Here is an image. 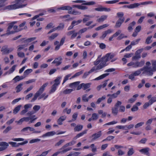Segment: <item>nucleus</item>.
<instances>
[{"instance_id": "f257e3e1", "label": "nucleus", "mask_w": 156, "mask_h": 156, "mask_svg": "<svg viewBox=\"0 0 156 156\" xmlns=\"http://www.w3.org/2000/svg\"><path fill=\"white\" fill-rule=\"evenodd\" d=\"M7 0H0V10H4L7 9H15L19 8H21L26 6L27 4L20 5L18 4L9 5L5 7V2Z\"/></svg>"}, {"instance_id": "f03ea898", "label": "nucleus", "mask_w": 156, "mask_h": 156, "mask_svg": "<svg viewBox=\"0 0 156 156\" xmlns=\"http://www.w3.org/2000/svg\"><path fill=\"white\" fill-rule=\"evenodd\" d=\"M115 56V55L113 54H111L110 53L107 54L105 56L102 57L101 62L105 64V67L107 65L106 62L109 60L113 58Z\"/></svg>"}, {"instance_id": "7ed1b4c3", "label": "nucleus", "mask_w": 156, "mask_h": 156, "mask_svg": "<svg viewBox=\"0 0 156 156\" xmlns=\"http://www.w3.org/2000/svg\"><path fill=\"white\" fill-rule=\"evenodd\" d=\"M122 103L121 101H118L117 103L115 104L114 107L112 108V113L114 115H117L118 113V108L119 106L121 105Z\"/></svg>"}, {"instance_id": "20e7f679", "label": "nucleus", "mask_w": 156, "mask_h": 156, "mask_svg": "<svg viewBox=\"0 0 156 156\" xmlns=\"http://www.w3.org/2000/svg\"><path fill=\"white\" fill-rule=\"evenodd\" d=\"M105 65L103 63L101 62L98 65L97 67L94 66L89 71L90 73H91L94 71H96V72H97V70H100L105 67Z\"/></svg>"}, {"instance_id": "39448f33", "label": "nucleus", "mask_w": 156, "mask_h": 156, "mask_svg": "<svg viewBox=\"0 0 156 156\" xmlns=\"http://www.w3.org/2000/svg\"><path fill=\"white\" fill-rule=\"evenodd\" d=\"M13 50L12 48H8L6 46H4L2 48L1 51L3 52L2 54H7L12 51Z\"/></svg>"}, {"instance_id": "423d86ee", "label": "nucleus", "mask_w": 156, "mask_h": 156, "mask_svg": "<svg viewBox=\"0 0 156 156\" xmlns=\"http://www.w3.org/2000/svg\"><path fill=\"white\" fill-rule=\"evenodd\" d=\"M143 48H141L136 51L135 53V55L132 58V60H136L140 58L141 56L140 54L143 51Z\"/></svg>"}, {"instance_id": "0eeeda50", "label": "nucleus", "mask_w": 156, "mask_h": 156, "mask_svg": "<svg viewBox=\"0 0 156 156\" xmlns=\"http://www.w3.org/2000/svg\"><path fill=\"white\" fill-rule=\"evenodd\" d=\"M62 58L61 56H59L55 59L54 61L52 62V64H55V66H58L60 65L62 63Z\"/></svg>"}, {"instance_id": "6e6552de", "label": "nucleus", "mask_w": 156, "mask_h": 156, "mask_svg": "<svg viewBox=\"0 0 156 156\" xmlns=\"http://www.w3.org/2000/svg\"><path fill=\"white\" fill-rule=\"evenodd\" d=\"M95 10L98 11L109 12L111 11V9L105 7H102L101 5H99V7L95 8Z\"/></svg>"}, {"instance_id": "1a4fd4ad", "label": "nucleus", "mask_w": 156, "mask_h": 156, "mask_svg": "<svg viewBox=\"0 0 156 156\" xmlns=\"http://www.w3.org/2000/svg\"><path fill=\"white\" fill-rule=\"evenodd\" d=\"M144 67H145V69L143 70L144 72H143V73H148V75L149 76L152 75L153 73H152L153 71L151 69V68L147 66H144Z\"/></svg>"}, {"instance_id": "9d476101", "label": "nucleus", "mask_w": 156, "mask_h": 156, "mask_svg": "<svg viewBox=\"0 0 156 156\" xmlns=\"http://www.w3.org/2000/svg\"><path fill=\"white\" fill-rule=\"evenodd\" d=\"M101 135L102 133L101 131H99L97 133H95L93 134L91 136V137L93 138L92 139V141H94L97 138L100 137L101 136Z\"/></svg>"}, {"instance_id": "9b49d317", "label": "nucleus", "mask_w": 156, "mask_h": 156, "mask_svg": "<svg viewBox=\"0 0 156 156\" xmlns=\"http://www.w3.org/2000/svg\"><path fill=\"white\" fill-rule=\"evenodd\" d=\"M125 20L124 17L120 18L117 21L115 27L116 28H118L120 27L122 24L124 22Z\"/></svg>"}, {"instance_id": "f8f14e48", "label": "nucleus", "mask_w": 156, "mask_h": 156, "mask_svg": "<svg viewBox=\"0 0 156 156\" xmlns=\"http://www.w3.org/2000/svg\"><path fill=\"white\" fill-rule=\"evenodd\" d=\"M48 84V83H46L44 84L41 87L38 91L36 93H38V94L40 95L43 92L45 88Z\"/></svg>"}, {"instance_id": "ddd939ff", "label": "nucleus", "mask_w": 156, "mask_h": 156, "mask_svg": "<svg viewBox=\"0 0 156 156\" xmlns=\"http://www.w3.org/2000/svg\"><path fill=\"white\" fill-rule=\"evenodd\" d=\"M145 63L144 60H142L140 62H136L135 63L134 67H142Z\"/></svg>"}, {"instance_id": "4468645a", "label": "nucleus", "mask_w": 156, "mask_h": 156, "mask_svg": "<svg viewBox=\"0 0 156 156\" xmlns=\"http://www.w3.org/2000/svg\"><path fill=\"white\" fill-rule=\"evenodd\" d=\"M55 134L56 133L54 131L49 132L46 133L43 135L42 136L43 137H44L46 136H52Z\"/></svg>"}, {"instance_id": "2eb2a0df", "label": "nucleus", "mask_w": 156, "mask_h": 156, "mask_svg": "<svg viewBox=\"0 0 156 156\" xmlns=\"http://www.w3.org/2000/svg\"><path fill=\"white\" fill-rule=\"evenodd\" d=\"M83 126L80 125H78L76 126L74 129V131L76 132V131L79 132L82 129Z\"/></svg>"}, {"instance_id": "dca6fc26", "label": "nucleus", "mask_w": 156, "mask_h": 156, "mask_svg": "<svg viewBox=\"0 0 156 156\" xmlns=\"http://www.w3.org/2000/svg\"><path fill=\"white\" fill-rule=\"evenodd\" d=\"M75 143V142L74 140L72 141H71L67 143L64 145L61 148H60V150L63 149H64L66 147H68L69 146H72L73 144H74Z\"/></svg>"}, {"instance_id": "f3484780", "label": "nucleus", "mask_w": 156, "mask_h": 156, "mask_svg": "<svg viewBox=\"0 0 156 156\" xmlns=\"http://www.w3.org/2000/svg\"><path fill=\"white\" fill-rule=\"evenodd\" d=\"M84 16L86 17L83 18V23H85L87 21L90 20L89 18H92L94 17V16L93 15L90 16L89 15H84Z\"/></svg>"}, {"instance_id": "a211bd4d", "label": "nucleus", "mask_w": 156, "mask_h": 156, "mask_svg": "<svg viewBox=\"0 0 156 156\" xmlns=\"http://www.w3.org/2000/svg\"><path fill=\"white\" fill-rule=\"evenodd\" d=\"M25 78V76H24L23 75V76H17L13 79V80H14L15 81V82L16 83L23 79Z\"/></svg>"}, {"instance_id": "6ab92c4d", "label": "nucleus", "mask_w": 156, "mask_h": 156, "mask_svg": "<svg viewBox=\"0 0 156 156\" xmlns=\"http://www.w3.org/2000/svg\"><path fill=\"white\" fill-rule=\"evenodd\" d=\"M23 85V83H21L16 87V93H18L19 92L23 89V88L22 87Z\"/></svg>"}, {"instance_id": "aec40b11", "label": "nucleus", "mask_w": 156, "mask_h": 156, "mask_svg": "<svg viewBox=\"0 0 156 156\" xmlns=\"http://www.w3.org/2000/svg\"><path fill=\"white\" fill-rule=\"evenodd\" d=\"M145 68V67H143L142 68H141L140 69L135 71L134 73H133V74L135 76H138L141 73V72L142 71H143V70Z\"/></svg>"}, {"instance_id": "412c9836", "label": "nucleus", "mask_w": 156, "mask_h": 156, "mask_svg": "<svg viewBox=\"0 0 156 156\" xmlns=\"http://www.w3.org/2000/svg\"><path fill=\"white\" fill-rule=\"evenodd\" d=\"M87 131V130H85L82 132L77 134L76 135L74 138V139L76 140L77 138L82 136L84 134L86 133Z\"/></svg>"}, {"instance_id": "4be33fe9", "label": "nucleus", "mask_w": 156, "mask_h": 156, "mask_svg": "<svg viewBox=\"0 0 156 156\" xmlns=\"http://www.w3.org/2000/svg\"><path fill=\"white\" fill-rule=\"evenodd\" d=\"M107 17V15H103L101 16L97 20V21L99 23L103 22L105 20Z\"/></svg>"}, {"instance_id": "5701e85b", "label": "nucleus", "mask_w": 156, "mask_h": 156, "mask_svg": "<svg viewBox=\"0 0 156 156\" xmlns=\"http://www.w3.org/2000/svg\"><path fill=\"white\" fill-rule=\"evenodd\" d=\"M72 9V7L69 6H64L58 8V9L62 10H70Z\"/></svg>"}, {"instance_id": "b1692460", "label": "nucleus", "mask_w": 156, "mask_h": 156, "mask_svg": "<svg viewBox=\"0 0 156 156\" xmlns=\"http://www.w3.org/2000/svg\"><path fill=\"white\" fill-rule=\"evenodd\" d=\"M109 74V73H108L103 74L99 76L96 78L94 80H98L102 79L106 77L107 76H108Z\"/></svg>"}, {"instance_id": "393cba45", "label": "nucleus", "mask_w": 156, "mask_h": 156, "mask_svg": "<svg viewBox=\"0 0 156 156\" xmlns=\"http://www.w3.org/2000/svg\"><path fill=\"white\" fill-rule=\"evenodd\" d=\"M80 82H76L71 83L69 84V87L72 88L76 87L80 83Z\"/></svg>"}, {"instance_id": "a878e982", "label": "nucleus", "mask_w": 156, "mask_h": 156, "mask_svg": "<svg viewBox=\"0 0 156 156\" xmlns=\"http://www.w3.org/2000/svg\"><path fill=\"white\" fill-rule=\"evenodd\" d=\"M17 23L16 21H14L11 23L9 24V26L8 27L7 32H9V30L12 28L13 27L14 25Z\"/></svg>"}, {"instance_id": "bb28decb", "label": "nucleus", "mask_w": 156, "mask_h": 156, "mask_svg": "<svg viewBox=\"0 0 156 156\" xmlns=\"http://www.w3.org/2000/svg\"><path fill=\"white\" fill-rule=\"evenodd\" d=\"M149 150V148L148 147H146L140 150L139 151L140 152L144 153H147V154L148 155L149 154V153L148 152Z\"/></svg>"}, {"instance_id": "cd10ccee", "label": "nucleus", "mask_w": 156, "mask_h": 156, "mask_svg": "<svg viewBox=\"0 0 156 156\" xmlns=\"http://www.w3.org/2000/svg\"><path fill=\"white\" fill-rule=\"evenodd\" d=\"M90 83H87L84 84V83H81V85L82 86V87L83 88V90H85L90 87Z\"/></svg>"}, {"instance_id": "c85d7f7f", "label": "nucleus", "mask_w": 156, "mask_h": 156, "mask_svg": "<svg viewBox=\"0 0 156 156\" xmlns=\"http://www.w3.org/2000/svg\"><path fill=\"white\" fill-rule=\"evenodd\" d=\"M33 70L32 69H28L25 70L23 73V76L25 78L30 73L32 72Z\"/></svg>"}, {"instance_id": "c756f323", "label": "nucleus", "mask_w": 156, "mask_h": 156, "mask_svg": "<svg viewBox=\"0 0 156 156\" xmlns=\"http://www.w3.org/2000/svg\"><path fill=\"white\" fill-rule=\"evenodd\" d=\"M140 5V3H137L131 4L129 5V9H133L137 8Z\"/></svg>"}, {"instance_id": "7c9ffc66", "label": "nucleus", "mask_w": 156, "mask_h": 156, "mask_svg": "<svg viewBox=\"0 0 156 156\" xmlns=\"http://www.w3.org/2000/svg\"><path fill=\"white\" fill-rule=\"evenodd\" d=\"M28 45V44L20 45L17 46V51H20L24 49L25 47Z\"/></svg>"}, {"instance_id": "2f4dec72", "label": "nucleus", "mask_w": 156, "mask_h": 156, "mask_svg": "<svg viewBox=\"0 0 156 156\" xmlns=\"http://www.w3.org/2000/svg\"><path fill=\"white\" fill-rule=\"evenodd\" d=\"M58 35V33L53 34L51 35V36H49L48 37V38L50 41H52Z\"/></svg>"}, {"instance_id": "473e14b6", "label": "nucleus", "mask_w": 156, "mask_h": 156, "mask_svg": "<svg viewBox=\"0 0 156 156\" xmlns=\"http://www.w3.org/2000/svg\"><path fill=\"white\" fill-rule=\"evenodd\" d=\"M134 152V151L133 148H129L128 151L127 152V155L129 156H131L133 154Z\"/></svg>"}, {"instance_id": "72a5a7b5", "label": "nucleus", "mask_w": 156, "mask_h": 156, "mask_svg": "<svg viewBox=\"0 0 156 156\" xmlns=\"http://www.w3.org/2000/svg\"><path fill=\"white\" fill-rule=\"evenodd\" d=\"M36 38V37H33L28 38L23 41V43H26L27 42H30L31 41L35 40Z\"/></svg>"}, {"instance_id": "f704fd0d", "label": "nucleus", "mask_w": 156, "mask_h": 156, "mask_svg": "<svg viewBox=\"0 0 156 156\" xmlns=\"http://www.w3.org/2000/svg\"><path fill=\"white\" fill-rule=\"evenodd\" d=\"M82 21V20H80L77 21L73 20L71 23V24L73 25L74 27L81 23Z\"/></svg>"}, {"instance_id": "c9c22d12", "label": "nucleus", "mask_w": 156, "mask_h": 156, "mask_svg": "<svg viewBox=\"0 0 156 156\" xmlns=\"http://www.w3.org/2000/svg\"><path fill=\"white\" fill-rule=\"evenodd\" d=\"M61 78V77L59 76L56 78L54 80L55 83L54 84L58 86L60 83V80Z\"/></svg>"}, {"instance_id": "e433bc0d", "label": "nucleus", "mask_w": 156, "mask_h": 156, "mask_svg": "<svg viewBox=\"0 0 156 156\" xmlns=\"http://www.w3.org/2000/svg\"><path fill=\"white\" fill-rule=\"evenodd\" d=\"M152 38V36H150L147 37L145 41V43L147 44H149L152 42L151 39Z\"/></svg>"}, {"instance_id": "4c0bfd02", "label": "nucleus", "mask_w": 156, "mask_h": 156, "mask_svg": "<svg viewBox=\"0 0 156 156\" xmlns=\"http://www.w3.org/2000/svg\"><path fill=\"white\" fill-rule=\"evenodd\" d=\"M21 106V105H19L16 107L13 110V113L14 114H16L20 110V108Z\"/></svg>"}, {"instance_id": "58836bf2", "label": "nucleus", "mask_w": 156, "mask_h": 156, "mask_svg": "<svg viewBox=\"0 0 156 156\" xmlns=\"http://www.w3.org/2000/svg\"><path fill=\"white\" fill-rule=\"evenodd\" d=\"M64 26V24L63 23H60L59 25L57 27H56V28L57 30H62L63 29Z\"/></svg>"}, {"instance_id": "ea45409f", "label": "nucleus", "mask_w": 156, "mask_h": 156, "mask_svg": "<svg viewBox=\"0 0 156 156\" xmlns=\"http://www.w3.org/2000/svg\"><path fill=\"white\" fill-rule=\"evenodd\" d=\"M73 90L71 89H66L63 91V93L64 94H70Z\"/></svg>"}, {"instance_id": "a19ab883", "label": "nucleus", "mask_w": 156, "mask_h": 156, "mask_svg": "<svg viewBox=\"0 0 156 156\" xmlns=\"http://www.w3.org/2000/svg\"><path fill=\"white\" fill-rule=\"evenodd\" d=\"M140 40V38L137 39L134 41H132L131 43V45L132 46L135 45L138 43L139 42Z\"/></svg>"}, {"instance_id": "79ce46f5", "label": "nucleus", "mask_w": 156, "mask_h": 156, "mask_svg": "<svg viewBox=\"0 0 156 156\" xmlns=\"http://www.w3.org/2000/svg\"><path fill=\"white\" fill-rule=\"evenodd\" d=\"M17 65H13L9 70L8 72L9 74H10L13 72L16 69V68Z\"/></svg>"}, {"instance_id": "37998d69", "label": "nucleus", "mask_w": 156, "mask_h": 156, "mask_svg": "<svg viewBox=\"0 0 156 156\" xmlns=\"http://www.w3.org/2000/svg\"><path fill=\"white\" fill-rule=\"evenodd\" d=\"M0 146L1 147H5L6 149L9 146V144L5 142H2L0 143Z\"/></svg>"}, {"instance_id": "c03bdc74", "label": "nucleus", "mask_w": 156, "mask_h": 156, "mask_svg": "<svg viewBox=\"0 0 156 156\" xmlns=\"http://www.w3.org/2000/svg\"><path fill=\"white\" fill-rule=\"evenodd\" d=\"M57 87V86H56L55 85L53 84L52 86L51 89L50 91V93H52L54 92L56 90Z\"/></svg>"}, {"instance_id": "a18cd8bd", "label": "nucleus", "mask_w": 156, "mask_h": 156, "mask_svg": "<svg viewBox=\"0 0 156 156\" xmlns=\"http://www.w3.org/2000/svg\"><path fill=\"white\" fill-rule=\"evenodd\" d=\"M91 118L93 120H96L98 118V115L96 113H93L92 114Z\"/></svg>"}, {"instance_id": "49530a36", "label": "nucleus", "mask_w": 156, "mask_h": 156, "mask_svg": "<svg viewBox=\"0 0 156 156\" xmlns=\"http://www.w3.org/2000/svg\"><path fill=\"white\" fill-rule=\"evenodd\" d=\"M29 130L31 132H33L34 133H39L41 132V131H36L34 128L29 126Z\"/></svg>"}, {"instance_id": "de8ad7c7", "label": "nucleus", "mask_w": 156, "mask_h": 156, "mask_svg": "<svg viewBox=\"0 0 156 156\" xmlns=\"http://www.w3.org/2000/svg\"><path fill=\"white\" fill-rule=\"evenodd\" d=\"M20 31V30H15V31H10V30H9V32H7L5 34L6 35H9L10 34H14L15 33L18 32Z\"/></svg>"}, {"instance_id": "09e8293b", "label": "nucleus", "mask_w": 156, "mask_h": 156, "mask_svg": "<svg viewBox=\"0 0 156 156\" xmlns=\"http://www.w3.org/2000/svg\"><path fill=\"white\" fill-rule=\"evenodd\" d=\"M40 95L39 94H38V93H36L35 94L34 98L32 99L31 101V102H33Z\"/></svg>"}, {"instance_id": "8fccbe9b", "label": "nucleus", "mask_w": 156, "mask_h": 156, "mask_svg": "<svg viewBox=\"0 0 156 156\" xmlns=\"http://www.w3.org/2000/svg\"><path fill=\"white\" fill-rule=\"evenodd\" d=\"M87 95L85 94L83 95L82 97V100L84 102H88V98H87Z\"/></svg>"}, {"instance_id": "3c124183", "label": "nucleus", "mask_w": 156, "mask_h": 156, "mask_svg": "<svg viewBox=\"0 0 156 156\" xmlns=\"http://www.w3.org/2000/svg\"><path fill=\"white\" fill-rule=\"evenodd\" d=\"M106 98L105 96H104L102 97L101 98H99L96 102V103L99 104L100 103L102 100H105Z\"/></svg>"}, {"instance_id": "603ef678", "label": "nucleus", "mask_w": 156, "mask_h": 156, "mask_svg": "<svg viewBox=\"0 0 156 156\" xmlns=\"http://www.w3.org/2000/svg\"><path fill=\"white\" fill-rule=\"evenodd\" d=\"M41 107L39 105H35L33 108V109L36 112L38 111L40 108Z\"/></svg>"}, {"instance_id": "864d4df0", "label": "nucleus", "mask_w": 156, "mask_h": 156, "mask_svg": "<svg viewBox=\"0 0 156 156\" xmlns=\"http://www.w3.org/2000/svg\"><path fill=\"white\" fill-rule=\"evenodd\" d=\"M134 125L133 124H130L129 126L125 125V130H128L132 128H133L134 126Z\"/></svg>"}, {"instance_id": "5fc2aeb1", "label": "nucleus", "mask_w": 156, "mask_h": 156, "mask_svg": "<svg viewBox=\"0 0 156 156\" xmlns=\"http://www.w3.org/2000/svg\"><path fill=\"white\" fill-rule=\"evenodd\" d=\"M41 140L40 139H33L29 141V143L30 144H32L37 142H38L40 141Z\"/></svg>"}, {"instance_id": "6e6d98bb", "label": "nucleus", "mask_w": 156, "mask_h": 156, "mask_svg": "<svg viewBox=\"0 0 156 156\" xmlns=\"http://www.w3.org/2000/svg\"><path fill=\"white\" fill-rule=\"evenodd\" d=\"M155 101H156V97H152L151 99L149 101V102L151 105Z\"/></svg>"}, {"instance_id": "4d7b16f0", "label": "nucleus", "mask_w": 156, "mask_h": 156, "mask_svg": "<svg viewBox=\"0 0 156 156\" xmlns=\"http://www.w3.org/2000/svg\"><path fill=\"white\" fill-rule=\"evenodd\" d=\"M9 144L11 145L12 147H18V144L16 142H9Z\"/></svg>"}, {"instance_id": "13d9d810", "label": "nucleus", "mask_w": 156, "mask_h": 156, "mask_svg": "<svg viewBox=\"0 0 156 156\" xmlns=\"http://www.w3.org/2000/svg\"><path fill=\"white\" fill-rule=\"evenodd\" d=\"M119 1V0H115L111 1H107L106 3L108 4H112L118 2Z\"/></svg>"}, {"instance_id": "bf43d9fd", "label": "nucleus", "mask_w": 156, "mask_h": 156, "mask_svg": "<svg viewBox=\"0 0 156 156\" xmlns=\"http://www.w3.org/2000/svg\"><path fill=\"white\" fill-rule=\"evenodd\" d=\"M83 73V71L81 70L80 71V72L76 73L72 77V78H73L74 77H76L78 76H79V75H80L81 74H82Z\"/></svg>"}, {"instance_id": "052dcab7", "label": "nucleus", "mask_w": 156, "mask_h": 156, "mask_svg": "<svg viewBox=\"0 0 156 156\" xmlns=\"http://www.w3.org/2000/svg\"><path fill=\"white\" fill-rule=\"evenodd\" d=\"M95 4V2L93 1H91L86 3H83L82 5H94Z\"/></svg>"}, {"instance_id": "680f3d73", "label": "nucleus", "mask_w": 156, "mask_h": 156, "mask_svg": "<svg viewBox=\"0 0 156 156\" xmlns=\"http://www.w3.org/2000/svg\"><path fill=\"white\" fill-rule=\"evenodd\" d=\"M119 111L122 112H125V108L124 106L121 105L119 106Z\"/></svg>"}, {"instance_id": "e2e57ef3", "label": "nucleus", "mask_w": 156, "mask_h": 156, "mask_svg": "<svg viewBox=\"0 0 156 156\" xmlns=\"http://www.w3.org/2000/svg\"><path fill=\"white\" fill-rule=\"evenodd\" d=\"M90 147L92 148L91 151L93 152H95L97 151V148L96 147H95L94 144H92L91 145Z\"/></svg>"}, {"instance_id": "0e129e2a", "label": "nucleus", "mask_w": 156, "mask_h": 156, "mask_svg": "<svg viewBox=\"0 0 156 156\" xmlns=\"http://www.w3.org/2000/svg\"><path fill=\"white\" fill-rule=\"evenodd\" d=\"M66 116L64 115L60 117V118L58 119V120L59 121L62 122L65 120L66 119Z\"/></svg>"}, {"instance_id": "69168bd1", "label": "nucleus", "mask_w": 156, "mask_h": 156, "mask_svg": "<svg viewBox=\"0 0 156 156\" xmlns=\"http://www.w3.org/2000/svg\"><path fill=\"white\" fill-rule=\"evenodd\" d=\"M102 61V58H101V60L98 59H97V60L94 62V65L95 66H96L98 65L100 62L101 63V62Z\"/></svg>"}, {"instance_id": "338daca9", "label": "nucleus", "mask_w": 156, "mask_h": 156, "mask_svg": "<svg viewBox=\"0 0 156 156\" xmlns=\"http://www.w3.org/2000/svg\"><path fill=\"white\" fill-rule=\"evenodd\" d=\"M87 29V28H85L83 29H81L78 32V34H81L85 32H86Z\"/></svg>"}, {"instance_id": "774afa93", "label": "nucleus", "mask_w": 156, "mask_h": 156, "mask_svg": "<svg viewBox=\"0 0 156 156\" xmlns=\"http://www.w3.org/2000/svg\"><path fill=\"white\" fill-rule=\"evenodd\" d=\"M65 141L64 140H61L59 141L56 143L55 146H59L62 144Z\"/></svg>"}]
</instances>
